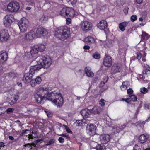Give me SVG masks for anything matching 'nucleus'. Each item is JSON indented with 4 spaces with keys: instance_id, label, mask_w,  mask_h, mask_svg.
Instances as JSON below:
<instances>
[{
    "instance_id": "1",
    "label": "nucleus",
    "mask_w": 150,
    "mask_h": 150,
    "mask_svg": "<svg viewBox=\"0 0 150 150\" xmlns=\"http://www.w3.org/2000/svg\"><path fill=\"white\" fill-rule=\"evenodd\" d=\"M35 98L38 103L43 104L44 100L46 99L52 102L58 108L62 107L64 103L61 93H58L55 91L50 92L47 88L41 87L37 89L35 92Z\"/></svg>"
},
{
    "instance_id": "2",
    "label": "nucleus",
    "mask_w": 150,
    "mask_h": 150,
    "mask_svg": "<svg viewBox=\"0 0 150 150\" xmlns=\"http://www.w3.org/2000/svg\"><path fill=\"white\" fill-rule=\"evenodd\" d=\"M33 76L31 74L26 73L24 74L22 79L23 83L28 84L30 83L31 86L34 87L37 84H39L42 81V79L40 76L37 77L35 79H32Z\"/></svg>"
},
{
    "instance_id": "3",
    "label": "nucleus",
    "mask_w": 150,
    "mask_h": 150,
    "mask_svg": "<svg viewBox=\"0 0 150 150\" xmlns=\"http://www.w3.org/2000/svg\"><path fill=\"white\" fill-rule=\"evenodd\" d=\"M27 64L29 65L32 64L33 66H50L52 64V59L49 58H46L44 56H42L41 59L39 61L33 60L31 57L27 61Z\"/></svg>"
},
{
    "instance_id": "4",
    "label": "nucleus",
    "mask_w": 150,
    "mask_h": 150,
    "mask_svg": "<svg viewBox=\"0 0 150 150\" xmlns=\"http://www.w3.org/2000/svg\"><path fill=\"white\" fill-rule=\"evenodd\" d=\"M69 31L66 26L61 27L58 28V30L55 34L57 38L61 40H64L68 36Z\"/></svg>"
},
{
    "instance_id": "5",
    "label": "nucleus",
    "mask_w": 150,
    "mask_h": 150,
    "mask_svg": "<svg viewBox=\"0 0 150 150\" xmlns=\"http://www.w3.org/2000/svg\"><path fill=\"white\" fill-rule=\"evenodd\" d=\"M18 25L21 32L24 33L26 32L29 27V23L26 18H22L18 22Z\"/></svg>"
},
{
    "instance_id": "6",
    "label": "nucleus",
    "mask_w": 150,
    "mask_h": 150,
    "mask_svg": "<svg viewBox=\"0 0 150 150\" xmlns=\"http://www.w3.org/2000/svg\"><path fill=\"white\" fill-rule=\"evenodd\" d=\"M7 8L8 11L10 12H17L20 8L19 4L17 1L10 2L8 5Z\"/></svg>"
},
{
    "instance_id": "7",
    "label": "nucleus",
    "mask_w": 150,
    "mask_h": 150,
    "mask_svg": "<svg viewBox=\"0 0 150 150\" xmlns=\"http://www.w3.org/2000/svg\"><path fill=\"white\" fill-rule=\"evenodd\" d=\"M81 28L83 31L86 33L91 30L92 28V23L86 21H83L81 24Z\"/></svg>"
},
{
    "instance_id": "8",
    "label": "nucleus",
    "mask_w": 150,
    "mask_h": 150,
    "mask_svg": "<svg viewBox=\"0 0 150 150\" xmlns=\"http://www.w3.org/2000/svg\"><path fill=\"white\" fill-rule=\"evenodd\" d=\"M13 16L12 15H7L3 19V23L5 26L9 27L13 22Z\"/></svg>"
},
{
    "instance_id": "9",
    "label": "nucleus",
    "mask_w": 150,
    "mask_h": 150,
    "mask_svg": "<svg viewBox=\"0 0 150 150\" xmlns=\"http://www.w3.org/2000/svg\"><path fill=\"white\" fill-rule=\"evenodd\" d=\"M9 35L8 31L5 29L1 30L0 33V39L2 42L6 41L8 39Z\"/></svg>"
},
{
    "instance_id": "10",
    "label": "nucleus",
    "mask_w": 150,
    "mask_h": 150,
    "mask_svg": "<svg viewBox=\"0 0 150 150\" xmlns=\"http://www.w3.org/2000/svg\"><path fill=\"white\" fill-rule=\"evenodd\" d=\"M48 32L44 28H39L37 29L36 31V35L40 37L41 36L45 35Z\"/></svg>"
},
{
    "instance_id": "11",
    "label": "nucleus",
    "mask_w": 150,
    "mask_h": 150,
    "mask_svg": "<svg viewBox=\"0 0 150 150\" xmlns=\"http://www.w3.org/2000/svg\"><path fill=\"white\" fill-rule=\"evenodd\" d=\"M35 67L36 66H30V70L29 72L27 73L28 74H31L33 77V74H34L35 73V71L36 70H38L42 68H43L44 69L46 68V69H47L48 67L49 66H47V67L46 66H38L36 68Z\"/></svg>"
},
{
    "instance_id": "12",
    "label": "nucleus",
    "mask_w": 150,
    "mask_h": 150,
    "mask_svg": "<svg viewBox=\"0 0 150 150\" xmlns=\"http://www.w3.org/2000/svg\"><path fill=\"white\" fill-rule=\"evenodd\" d=\"M98 27L100 30H105L106 31L107 30V22L105 20H102L100 21L97 25Z\"/></svg>"
},
{
    "instance_id": "13",
    "label": "nucleus",
    "mask_w": 150,
    "mask_h": 150,
    "mask_svg": "<svg viewBox=\"0 0 150 150\" xmlns=\"http://www.w3.org/2000/svg\"><path fill=\"white\" fill-rule=\"evenodd\" d=\"M66 13L67 17L73 18L75 16V11L72 8H66Z\"/></svg>"
},
{
    "instance_id": "14",
    "label": "nucleus",
    "mask_w": 150,
    "mask_h": 150,
    "mask_svg": "<svg viewBox=\"0 0 150 150\" xmlns=\"http://www.w3.org/2000/svg\"><path fill=\"white\" fill-rule=\"evenodd\" d=\"M35 33L33 30H31L27 33L25 35V39L27 40H32L35 37Z\"/></svg>"
},
{
    "instance_id": "15",
    "label": "nucleus",
    "mask_w": 150,
    "mask_h": 150,
    "mask_svg": "<svg viewBox=\"0 0 150 150\" xmlns=\"http://www.w3.org/2000/svg\"><path fill=\"white\" fill-rule=\"evenodd\" d=\"M112 63L111 57L107 56L104 59L103 64L104 66H111Z\"/></svg>"
},
{
    "instance_id": "16",
    "label": "nucleus",
    "mask_w": 150,
    "mask_h": 150,
    "mask_svg": "<svg viewBox=\"0 0 150 150\" xmlns=\"http://www.w3.org/2000/svg\"><path fill=\"white\" fill-rule=\"evenodd\" d=\"M85 72L88 77H92L94 76L93 73L92 71L90 66H86L85 68Z\"/></svg>"
},
{
    "instance_id": "17",
    "label": "nucleus",
    "mask_w": 150,
    "mask_h": 150,
    "mask_svg": "<svg viewBox=\"0 0 150 150\" xmlns=\"http://www.w3.org/2000/svg\"><path fill=\"white\" fill-rule=\"evenodd\" d=\"M8 57V54L6 52H4L0 55V63H3L6 61Z\"/></svg>"
},
{
    "instance_id": "18",
    "label": "nucleus",
    "mask_w": 150,
    "mask_h": 150,
    "mask_svg": "<svg viewBox=\"0 0 150 150\" xmlns=\"http://www.w3.org/2000/svg\"><path fill=\"white\" fill-rule=\"evenodd\" d=\"M87 128L89 131L92 133H95L96 132V127L94 124H89L87 125Z\"/></svg>"
},
{
    "instance_id": "19",
    "label": "nucleus",
    "mask_w": 150,
    "mask_h": 150,
    "mask_svg": "<svg viewBox=\"0 0 150 150\" xmlns=\"http://www.w3.org/2000/svg\"><path fill=\"white\" fill-rule=\"evenodd\" d=\"M19 98V96L18 95H15L14 96L11 97L9 101V104L13 105L15 104Z\"/></svg>"
},
{
    "instance_id": "20",
    "label": "nucleus",
    "mask_w": 150,
    "mask_h": 150,
    "mask_svg": "<svg viewBox=\"0 0 150 150\" xmlns=\"http://www.w3.org/2000/svg\"><path fill=\"white\" fill-rule=\"evenodd\" d=\"M121 66H112L111 72L112 74H114L120 72L121 69Z\"/></svg>"
},
{
    "instance_id": "21",
    "label": "nucleus",
    "mask_w": 150,
    "mask_h": 150,
    "mask_svg": "<svg viewBox=\"0 0 150 150\" xmlns=\"http://www.w3.org/2000/svg\"><path fill=\"white\" fill-rule=\"evenodd\" d=\"M91 114V112L90 111L88 110H83L82 111L81 115L83 117H85V118H88L90 117V115Z\"/></svg>"
},
{
    "instance_id": "22",
    "label": "nucleus",
    "mask_w": 150,
    "mask_h": 150,
    "mask_svg": "<svg viewBox=\"0 0 150 150\" xmlns=\"http://www.w3.org/2000/svg\"><path fill=\"white\" fill-rule=\"evenodd\" d=\"M91 111L95 114H99L101 111V108L99 106H95L92 109Z\"/></svg>"
},
{
    "instance_id": "23",
    "label": "nucleus",
    "mask_w": 150,
    "mask_h": 150,
    "mask_svg": "<svg viewBox=\"0 0 150 150\" xmlns=\"http://www.w3.org/2000/svg\"><path fill=\"white\" fill-rule=\"evenodd\" d=\"M85 42L88 44H91L95 41L94 38L91 36H88L85 38Z\"/></svg>"
},
{
    "instance_id": "24",
    "label": "nucleus",
    "mask_w": 150,
    "mask_h": 150,
    "mask_svg": "<svg viewBox=\"0 0 150 150\" xmlns=\"http://www.w3.org/2000/svg\"><path fill=\"white\" fill-rule=\"evenodd\" d=\"M129 83L128 81H125L123 82L122 86L120 87V88L122 91L126 90L128 87L129 86Z\"/></svg>"
},
{
    "instance_id": "25",
    "label": "nucleus",
    "mask_w": 150,
    "mask_h": 150,
    "mask_svg": "<svg viewBox=\"0 0 150 150\" xmlns=\"http://www.w3.org/2000/svg\"><path fill=\"white\" fill-rule=\"evenodd\" d=\"M38 52V50L36 47V46H34L31 50L30 53L31 54V56L33 57L32 56L34 54L37 55V53Z\"/></svg>"
},
{
    "instance_id": "26",
    "label": "nucleus",
    "mask_w": 150,
    "mask_h": 150,
    "mask_svg": "<svg viewBox=\"0 0 150 150\" xmlns=\"http://www.w3.org/2000/svg\"><path fill=\"white\" fill-rule=\"evenodd\" d=\"M146 136L144 134L140 135L139 137V142L142 143H145L147 139Z\"/></svg>"
},
{
    "instance_id": "27",
    "label": "nucleus",
    "mask_w": 150,
    "mask_h": 150,
    "mask_svg": "<svg viewBox=\"0 0 150 150\" xmlns=\"http://www.w3.org/2000/svg\"><path fill=\"white\" fill-rule=\"evenodd\" d=\"M128 23L123 22L120 23L119 25V28L122 31H124L125 30V27L127 25Z\"/></svg>"
},
{
    "instance_id": "28",
    "label": "nucleus",
    "mask_w": 150,
    "mask_h": 150,
    "mask_svg": "<svg viewBox=\"0 0 150 150\" xmlns=\"http://www.w3.org/2000/svg\"><path fill=\"white\" fill-rule=\"evenodd\" d=\"M47 19V16L45 15H42L39 17V21L42 23H45L46 22Z\"/></svg>"
},
{
    "instance_id": "29",
    "label": "nucleus",
    "mask_w": 150,
    "mask_h": 150,
    "mask_svg": "<svg viewBox=\"0 0 150 150\" xmlns=\"http://www.w3.org/2000/svg\"><path fill=\"white\" fill-rule=\"evenodd\" d=\"M143 71L144 74L146 75L150 74V66H144Z\"/></svg>"
},
{
    "instance_id": "30",
    "label": "nucleus",
    "mask_w": 150,
    "mask_h": 150,
    "mask_svg": "<svg viewBox=\"0 0 150 150\" xmlns=\"http://www.w3.org/2000/svg\"><path fill=\"white\" fill-rule=\"evenodd\" d=\"M110 136L108 134H105L103 137V139L104 141V143H106L110 141Z\"/></svg>"
},
{
    "instance_id": "31",
    "label": "nucleus",
    "mask_w": 150,
    "mask_h": 150,
    "mask_svg": "<svg viewBox=\"0 0 150 150\" xmlns=\"http://www.w3.org/2000/svg\"><path fill=\"white\" fill-rule=\"evenodd\" d=\"M30 134H29V135H28V137L29 139H33V138H36L37 136L36 132H31L30 131Z\"/></svg>"
},
{
    "instance_id": "32",
    "label": "nucleus",
    "mask_w": 150,
    "mask_h": 150,
    "mask_svg": "<svg viewBox=\"0 0 150 150\" xmlns=\"http://www.w3.org/2000/svg\"><path fill=\"white\" fill-rule=\"evenodd\" d=\"M36 47L38 50V51H39L40 52L44 51L45 48V46L43 44H40L39 45H36Z\"/></svg>"
},
{
    "instance_id": "33",
    "label": "nucleus",
    "mask_w": 150,
    "mask_h": 150,
    "mask_svg": "<svg viewBox=\"0 0 150 150\" xmlns=\"http://www.w3.org/2000/svg\"><path fill=\"white\" fill-rule=\"evenodd\" d=\"M97 150H105V147L104 145L100 144H98L95 148Z\"/></svg>"
},
{
    "instance_id": "34",
    "label": "nucleus",
    "mask_w": 150,
    "mask_h": 150,
    "mask_svg": "<svg viewBox=\"0 0 150 150\" xmlns=\"http://www.w3.org/2000/svg\"><path fill=\"white\" fill-rule=\"evenodd\" d=\"M30 133V130L28 129H25L23 130L22 132L20 134L21 136H23L24 135L26 136H28Z\"/></svg>"
},
{
    "instance_id": "35",
    "label": "nucleus",
    "mask_w": 150,
    "mask_h": 150,
    "mask_svg": "<svg viewBox=\"0 0 150 150\" xmlns=\"http://www.w3.org/2000/svg\"><path fill=\"white\" fill-rule=\"evenodd\" d=\"M114 134L115 135L119 133L121 131L120 130V127H114L113 128Z\"/></svg>"
},
{
    "instance_id": "36",
    "label": "nucleus",
    "mask_w": 150,
    "mask_h": 150,
    "mask_svg": "<svg viewBox=\"0 0 150 150\" xmlns=\"http://www.w3.org/2000/svg\"><path fill=\"white\" fill-rule=\"evenodd\" d=\"M60 15L65 18L67 17L66 8H64L60 12Z\"/></svg>"
},
{
    "instance_id": "37",
    "label": "nucleus",
    "mask_w": 150,
    "mask_h": 150,
    "mask_svg": "<svg viewBox=\"0 0 150 150\" xmlns=\"http://www.w3.org/2000/svg\"><path fill=\"white\" fill-rule=\"evenodd\" d=\"M141 38L143 40L148 39V34L145 32H143L141 35Z\"/></svg>"
},
{
    "instance_id": "38",
    "label": "nucleus",
    "mask_w": 150,
    "mask_h": 150,
    "mask_svg": "<svg viewBox=\"0 0 150 150\" xmlns=\"http://www.w3.org/2000/svg\"><path fill=\"white\" fill-rule=\"evenodd\" d=\"M56 142V140L55 139H50L48 142H47V143L46 144H45V146H49L53 144L54 143H55Z\"/></svg>"
},
{
    "instance_id": "39",
    "label": "nucleus",
    "mask_w": 150,
    "mask_h": 150,
    "mask_svg": "<svg viewBox=\"0 0 150 150\" xmlns=\"http://www.w3.org/2000/svg\"><path fill=\"white\" fill-rule=\"evenodd\" d=\"M108 76H106L105 78L104 79V80L102 81L100 84V87H103L104 86L105 84L107 83L108 81Z\"/></svg>"
},
{
    "instance_id": "40",
    "label": "nucleus",
    "mask_w": 150,
    "mask_h": 150,
    "mask_svg": "<svg viewBox=\"0 0 150 150\" xmlns=\"http://www.w3.org/2000/svg\"><path fill=\"white\" fill-rule=\"evenodd\" d=\"M75 124L77 126H82L83 122L82 120H77L76 121Z\"/></svg>"
},
{
    "instance_id": "41",
    "label": "nucleus",
    "mask_w": 150,
    "mask_h": 150,
    "mask_svg": "<svg viewBox=\"0 0 150 150\" xmlns=\"http://www.w3.org/2000/svg\"><path fill=\"white\" fill-rule=\"evenodd\" d=\"M16 75V74L14 72H11L9 73L6 74V76H9L10 77H13L14 78L15 77Z\"/></svg>"
},
{
    "instance_id": "42",
    "label": "nucleus",
    "mask_w": 150,
    "mask_h": 150,
    "mask_svg": "<svg viewBox=\"0 0 150 150\" xmlns=\"http://www.w3.org/2000/svg\"><path fill=\"white\" fill-rule=\"evenodd\" d=\"M129 96L130 97L129 98L130 99V101H132L133 102H135L137 100V98L135 95H129Z\"/></svg>"
},
{
    "instance_id": "43",
    "label": "nucleus",
    "mask_w": 150,
    "mask_h": 150,
    "mask_svg": "<svg viewBox=\"0 0 150 150\" xmlns=\"http://www.w3.org/2000/svg\"><path fill=\"white\" fill-rule=\"evenodd\" d=\"M92 57L95 59H98L100 58V55L98 52H96L93 54Z\"/></svg>"
},
{
    "instance_id": "44",
    "label": "nucleus",
    "mask_w": 150,
    "mask_h": 150,
    "mask_svg": "<svg viewBox=\"0 0 150 150\" xmlns=\"http://www.w3.org/2000/svg\"><path fill=\"white\" fill-rule=\"evenodd\" d=\"M54 3L51 2L50 4H47L46 5L45 4L44 5L43 7L45 8H47V9H49V8L51 7V6L53 5Z\"/></svg>"
},
{
    "instance_id": "45",
    "label": "nucleus",
    "mask_w": 150,
    "mask_h": 150,
    "mask_svg": "<svg viewBox=\"0 0 150 150\" xmlns=\"http://www.w3.org/2000/svg\"><path fill=\"white\" fill-rule=\"evenodd\" d=\"M26 1L28 4L29 5L31 6H35L34 0H26Z\"/></svg>"
},
{
    "instance_id": "46",
    "label": "nucleus",
    "mask_w": 150,
    "mask_h": 150,
    "mask_svg": "<svg viewBox=\"0 0 150 150\" xmlns=\"http://www.w3.org/2000/svg\"><path fill=\"white\" fill-rule=\"evenodd\" d=\"M140 91L144 94H145L148 91V89H147L144 87L141 88L140 89Z\"/></svg>"
},
{
    "instance_id": "47",
    "label": "nucleus",
    "mask_w": 150,
    "mask_h": 150,
    "mask_svg": "<svg viewBox=\"0 0 150 150\" xmlns=\"http://www.w3.org/2000/svg\"><path fill=\"white\" fill-rule=\"evenodd\" d=\"M105 100L103 99H101L99 101V104L102 107H103L105 105Z\"/></svg>"
},
{
    "instance_id": "48",
    "label": "nucleus",
    "mask_w": 150,
    "mask_h": 150,
    "mask_svg": "<svg viewBox=\"0 0 150 150\" xmlns=\"http://www.w3.org/2000/svg\"><path fill=\"white\" fill-rule=\"evenodd\" d=\"M66 18V23L67 24L69 25L71 23V18H70V17H67Z\"/></svg>"
},
{
    "instance_id": "49",
    "label": "nucleus",
    "mask_w": 150,
    "mask_h": 150,
    "mask_svg": "<svg viewBox=\"0 0 150 150\" xmlns=\"http://www.w3.org/2000/svg\"><path fill=\"white\" fill-rule=\"evenodd\" d=\"M131 20L133 22L137 19V16L135 15H133L131 16Z\"/></svg>"
},
{
    "instance_id": "50",
    "label": "nucleus",
    "mask_w": 150,
    "mask_h": 150,
    "mask_svg": "<svg viewBox=\"0 0 150 150\" xmlns=\"http://www.w3.org/2000/svg\"><path fill=\"white\" fill-rule=\"evenodd\" d=\"M59 136L64 137L67 138H69V135L67 133L62 134H60L59 135Z\"/></svg>"
},
{
    "instance_id": "51",
    "label": "nucleus",
    "mask_w": 150,
    "mask_h": 150,
    "mask_svg": "<svg viewBox=\"0 0 150 150\" xmlns=\"http://www.w3.org/2000/svg\"><path fill=\"white\" fill-rule=\"evenodd\" d=\"M127 92L128 94L131 95L133 93V91L132 89L130 88L127 90Z\"/></svg>"
},
{
    "instance_id": "52",
    "label": "nucleus",
    "mask_w": 150,
    "mask_h": 150,
    "mask_svg": "<svg viewBox=\"0 0 150 150\" xmlns=\"http://www.w3.org/2000/svg\"><path fill=\"white\" fill-rule=\"evenodd\" d=\"M58 141L60 143L63 144L64 141V139L62 137H59L58 139Z\"/></svg>"
},
{
    "instance_id": "53",
    "label": "nucleus",
    "mask_w": 150,
    "mask_h": 150,
    "mask_svg": "<svg viewBox=\"0 0 150 150\" xmlns=\"http://www.w3.org/2000/svg\"><path fill=\"white\" fill-rule=\"evenodd\" d=\"M129 8L127 7H126L123 9V11L125 14H127L128 12Z\"/></svg>"
},
{
    "instance_id": "54",
    "label": "nucleus",
    "mask_w": 150,
    "mask_h": 150,
    "mask_svg": "<svg viewBox=\"0 0 150 150\" xmlns=\"http://www.w3.org/2000/svg\"><path fill=\"white\" fill-rule=\"evenodd\" d=\"M32 144L30 143L26 144L24 145V146L25 147H28V148L31 147L30 149L32 150V148L31 147Z\"/></svg>"
},
{
    "instance_id": "55",
    "label": "nucleus",
    "mask_w": 150,
    "mask_h": 150,
    "mask_svg": "<svg viewBox=\"0 0 150 150\" xmlns=\"http://www.w3.org/2000/svg\"><path fill=\"white\" fill-rule=\"evenodd\" d=\"M126 125H121L120 127V130L121 131H122L126 127Z\"/></svg>"
},
{
    "instance_id": "56",
    "label": "nucleus",
    "mask_w": 150,
    "mask_h": 150,
    "mask_svg": "<svg viewBox=\"0 0 150 150\" xmlns=\"http://www.w3.org/2000/svg\"><path fill=\"white\" fill-rule=\"evenodd\" d=\"M13 109L11 108H9L7 109L6 110L7 113H9L11 112H13Z\"/></svg>"
},
{
    "instance_id": "57",
    "label": "nucleus",
    "mask_w": 150,
    "mask_h": 150,
    "mask_svg": "<svg viewBox=\"0 0 150 150\" xmlns=\"http://www.w3.org/2000/svg\"><path fill=\"white\" fill-rule=\"evenodd\" d=\"M70 3L72 5H75L77 1V0H70Z\"/></svg>"
},
{
    "instance_id": "58",
    "label": "nucleus",
    "mask_w": 150,
    "mask_h": 150,
    "mask_svg": "<svg viewBox=\"0 0 150 150\" xmlns=\"http://www.w3.org/2000/svg\"><path fill=\"white\" fill-rule=\"evenodd\" d=\"M122 100L128 103H129V102H130V99L129 98L126 99L123 98L122 99Z\"/></svg>"
},
{
    "instance_id": "59",
    "label": "nucleus",
    "mask_w": 150,
    "mask_h": 150,
    "mask_svg": "<svg viewBox=\"0 0 150 150\" xmlns=\"http://www.w3.org/2000/svg\"><path fill=\"white\" fill-rule=\"evenodd\" d=\"M66 130L67 132L69 133H72V131L69 128H66Z\"/></svg>"
},
{
    "instance_id": "60",
    "label": "nucleus",
    "mask_w": 150,
    "mask_h": 150,
    "mask_svg": "<svg viewBox=\"0 0 150 150\" xmlns=\"http://www.w3.org/2000/svg\"><path fill=\"white\" fill-rule=\"evenodd\" d=\"M45 2L44 3V5L46 4V5L47 4L49 3H50L51 2H53L50 1L49 0H45Z\"/></svg>"
},
{
    "instance_id": "61",
    "label": "nucleus",
    "mask_w": 150,
    "mask_h": 150,
    "mask_svg": "<svg viewBox=\"0 0 150 150\" xmlns=\"http://www.w3.org/2000/svg\"><path fill=\"white\" fill-rule=\"evenodd\" d=\"M143 0H136V2L138 4H140L143 2Z\"/></svg>"
},
{
    "instance_id": "62",
    "label": "nucleus",
    "mask_w": 150,
    "mask_h": 150,
    "mask_svg": "<svg viewBox=\"0 0 150 150\" xmlns=\"http://www.w3.org/2000/svg\"><path fill=\"white\" fill-rule=\"evenodd\" d=\"M141 56L142 55L140 54H139L137 55V58L139 60L141 59Z\"/></svg>"
},
{
    "instance_id": "63",
    "label": "nucleus",
    "mask_w": 150,
    "mask_h": 150,
    "mask_svg": "<svg viewBox=\"0 0 150 150\" xmlns=\"http://www.w3.org/2000/svg\"><path fill=\"white\" fill-rule=\"evenodd\" d=\"M4 144L3 142H0V148L2 147H4Z\"/></svg>"
},
{
    "instance_id": "64",
    "label": "nucleus",
    "mask_w": 150,
    "mask_h": 150,
    "mask_svg": "<svg viewBox=\"0 0 150 150\" xmlns=\"http://www.w3.org/2000/svg\"><path fill=\"white\" fill-rule=\"evenodd\" d=\"M83 48L85 50H88L90 48V47L88 45H85L83 47Z\"/></svg>"
}]
</instances>
